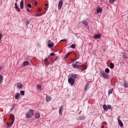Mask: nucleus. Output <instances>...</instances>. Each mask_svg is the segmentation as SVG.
I'll return each instance as SVG.
<instances>
[{"label":"nucleus","instance_id":"f257e3e1","mask_svg":"<svg viewBox=\"0 0 128 128\" xmlns=\"http://www.w3.org/2000/svg\"><path fill=\"white\" fill-rule=\"evenodd\" d=\"M34 113L33 111L31 110L28 112L26 114V117L28 118H30L32 117Z\"/></svg>","mask_w":128,"mask_h":128},{"label":"nucleus","instance_id":"f03ea898","mask_svg":"<svg viewBox=\"0 0 128 128\" xmlns=\"http://www.w3.org/2000/svg\"><path fill=\"white\" fill-rule=\"evenodd\" d=\"M48 47L49 48H52L54 44V43L51 42L50 40L48 41Z\"/></svg>","mask_w":128,"mask_h":128},{"label":"nucleus","instance_id":"7ed1b4c3","mask_svg":"<svg viewBox=\"0 0 128 128\" xmlns=\"http://www.w3.org/2000/svg\"><path fill=\"white\" fill-rule=\"evenodd\" d=\"M68 81L71 85H72L74 84V80L72 78H69L68 79Z\"/></svg>","mask_w":128,"mask_h":128},{"label":"nucleus","instance_id":"20e7f679","mask_svg":"<svg viewBox=\"0 0 128 128\" xmlns=\"http://www.w3.org/2000/svg\"><path fill=\"white\" fill-rule=\"evenodd\" d=\"M100 74H101V76L105 78H108V75L107 74L105 73L104 72L100 71Z\"/></svg>","mask_w":128,"mask_h":128},{"label":"nucleus","instance_id":"39448f33","mask_svg":"<svg viewBox=\"0 0 128 128\" xmlns=\"http://www.w3.org/2000/svg\"><path fill=\"white\" fill-rule=\"evenodd\" d=\"M40 113L37 112L35 113V117L36 118L38 119L40 117Z\"/></svg>","mask_w":128,"mask_h":128},{"label":"nucleus","instance_id":"423d86ee","mask_svg":"<svg viewBox=\"0 0 128 128\" xmlns=\"http://www.w3.org/2000/svg\"><path fill=\"white\" fill-rule=\"evenodd\" d=\"M62 4L63 2L62 0H60L59 2L58 5V8L59 9H60L61 8Z\"/></svg>","mask_w":128,"mask_h":128},{"label":"nucleus","instance_id":"0eeeda50","mask_svg":"<svg viewBox=\"0 0 128 128\" xmlns=\"http://www.w3.org/2000/svg\"><path fill=\"white\" fill-rule=\"evenodd\" d=\"M42 61L44 62L45 66H47L49 64V63L48 62L47 58H45L44 60H42Z\"/></svg>","mask_w":128,"mask_h":128},{"label":"nucleus","instance_id":"6e6552de","mask_svg":"<svg viewBox=\"0 0 128 128\" xmlns=\"http://www.w3.org/2000/svg\"><path fill=\"white\" fill-rule=\"evenodd\" d=\"M101 35L100 34H98L95 35L94 36V38L96 39L97 38H100Z\"/></svg>","mask_w":128,"mask_h":128},{"label":"nucleus","instance_id":"1a4fd4ad","mask_svg":"<svg viewBox=\"0 0 128 128\" xmlns=\"http://www.w3.org/2000/svg\"><path fill=\"white\" fill-rule=\"evenodd\" d=\"M63 110V106L62 105L59 108V113L60 115H61L62 114V111Z\"/></svg>","mask_w":128,"mask_h":128},{"label":"nucleus","instance_id":"9d476101","mask_svg":"<svg viewBox=\"0 0 128 128\" xmlns=\"http://www.w3.org/2000/svg\"><path fill=\"white\" fill-rule=\"evenodd\" d=\"M23 5H24V1L22 0L20 2V8L21 9H22L23 8Z\"/></svg>","mask_w":128,"mask_h":128},{"label":"nucleus","instance_id":"9b49d317","mask_svg":"<svg viewBox=\"0 0 128 128\" xmlns=\"http://www.w3.org/2000/svg\"><path fill=\"white\" fill-rule=\"evenodd\" d=\"M14 123V121H13L12 122H11L10 123H8V122H6V126L7 127H10L12 124Z\"/></svg>","mask_w":128,"mask_h":128},{"label":"nucleus","instance_id":"f8f14e48","mask_svg":"<svg viewBox=\"0 0 128 128\" xmlns=\"http://www.w3.org/2000/svg\"><path fill=\"white\" fill-rule=\"evenodd\" d=\"M97 13L98 14L100 12L102 11V9L101 8L98 7L96 10Z\"/></svg>","mask_w":128,"mask_h":128},{"label":"nucleus","instance_id":"ddd939ff","mask_svg":"<svg viewBox=\"0 0 128 128\" xmlns=\"http://www.w3.org/2000/svg\"><path fill=\"white\" fill-rule=\"evenodd\" d=\"M16 85L18 88H22L23 87L22 85L20 83H17Z\"/></svg>","mask_w":128,"mask_h":128},{"label":"nucleus","instance_id":"4468645a","mask_svg":"<svg viewBox=\"0 0 128 128\" xmlns=\"http://www.w3.org/2000/svg\"><path fill=\"white\" fill-rule=\"evenodd\" d=\"M10 119L11 120L12 122L13 121L14 122V117L12 114H10Z\"/></svg>","mask_w":128,"mask_h":128},{"label":"nucleus","instance_id":"2eb2a0df","mask_svg":"<svg viewBox=\"0 0 128 128\" xmlns=\"http://www.w3.org/2000/svg\"><path fill=\"white\" fill-rule=\"evenodd\" d=\"M118 122L119 125L121 127L123 125V124L121 121L120 119H118Z\"/></svg>","mask_w":128,"mask_h":128},{"label":"nucleus","instance_id":"dca6fc26","mask_svg":"<svg viewBox=\"0 0 128 128\" xmlns=\"http://www.w3.org/2000/svg\"><path fill=\"white\" fill-rule=\"evenodd\" d=\"M14 5L15 6V8L16 9V10L18 12H20V9L19 8H18V7L17 5V4L16 3H15L14 4Z\"/></svg>","mask_w":128,"mask_h":128},{"label":"nucleus","instance_id":"f3484780","mask_svg":"<svg viewBox=\"0 0 128 128\" xmlns=\"http://www.w3.org/2000/svg\"><path fill=\"white\" fill-rule=\"evenodd\" d=\"M46 100L47 102L50 101L51 99V97L49 96H47L46 95Z\"/></svg>","mask_w":128,"mask_h":128},{"label":"nucleus","instance_id":"a211bd4d","mask_svg":"<svg viewBox=\"0 0 128 128\" xmlns=\"http://www.w3.org/2000/svg\"><path fill=\"white\" fill-rule=\"evenodd\" d=\"M78 76V74H72L71 75V76L72 78V79L76 78V77Z\"/></svg>","mask_w":128,"mask_h":128},{"label":"nucleus","instance_id":"6ab92c4d","mask_svg":"<svg viewBox=\"0 0 128 128\" xmlns=\"http://www.w3.org/2000/svg\"><path fill=\"white\" fill-rule=\"evenodd\" d=\"M20 95L19 93H17L16 95L15 96V98L16 99H18V98Z\"/></svg>","mask_w":128,"mask_h":128},{"label":"nucleus","instance_id":"aec40b11","mask_svg":"<svg viewBox=\"0 0 128 128\" xmlns=\"http://www.w3.org/2000/svg\"><path fill=\"white\" fill-rule=\"evenodd\" d=\"M103 108L104 110H105L106 111L108 110V108L107 106L106 105L104 104L103 106Z\"/></svg>","mask_w":128,"mask_h":128},{"label":"nucleus","instance_id":"412c9836","mask_svg":"<svg viewBox=\"0 0 128 128\" xmlns=\"http://www.w3.org/2000/svg\"><path fill=\"white\" fill-rule=\"evenodd\" d=\"M28 61H25L23 62V64L24 66H27L28 65Z\"/></svg>","mask_w":128,"mask_h":128},{"label":"nucleus","instance_id":"4be33fe9","mask_svg":"<svg viewBox=\"0 0 128 128\" xmlns=\"http://www.w3.org/2000/svg\"><path fill=\"white\" fill-rule=\"evenodd\" d=\"M84 119V117L83 116H80L78 117V119L80 120H82Z\"/></svg>","mask_w":128,"mask_h":128},{"label":"nucleus","instance_id":"5701e85b","mask_svg":"<svg viewBox=\"0 0 128 128\" xmlns=\"http://www.w3.org/2000/svg\"><path fill=\"white\" fill-rule=\"evenodd\" d=\"M124 86L125 88H127L128 86V83L124 81Z\"/></svg>","mask_w":128,"mask_h":128},{"label":"nucleus","instance_id":"b1692460","mask_svg":"<svg viewBox=\"0 0 128 128\" xmlns=\"http://www.w3.org/2000/svg\"><path fill=\"white\" fill-rule=\"evenodd\" d=\"M3 81V78L1 75H0V83H2Z\"/></svg>","mask_w":128,"mask_h":128},{"label":"nucleus","instance_id":"393cba45","mask_svg":"<svg viewBox=\"0 0 128 128\" xmlns=\"http://www.w3.org/2000/svg\"><path fill=\"white\" fill-rule=\"evenodd\" d=\"M113 91V88H111L110 89L108 92V94H111L112 92V91Z\"/></svg>","mask_w":128,"mask_h":128},{"label":"nucleus","instance_id":"a878e982","mask_svg":"<svg viewBox=\"0 0 128 128\" xmlns=\"http://www.w3.org/2000/svg\"><path fill=\"white\" fill-rule=\"evenodd\" d=\"M82 23L86 26H87L88 24L87 22L85 20L83 21Z\"/></svg>","mask_w":128,"mask_h":128},{"label":"nucleus","instance_id":"bb28decb","mask_svg":"<svg viewBox=\"0 0 128 128\" xmlns=\"http://www.w3.org/2000/svg\"><path fill=\"white\" fill-rule=\"evenodd\" d=\"M73 67L74 68H78V66L76 64H74L73 65Z\"/></svg>","mask_w":128,"mask_h":128},{"label":"nucleus","instance_id":"cd10ccee","mask_svg":"<svg viewBox=\"0 0 128 128\" xmlns=\"http://www.w3.org/2000/svg\"><path fill=\"white\" fill-rule=\"evenodd\" d=\"M105 72L106 73H108L110 72V70L108 68H106L105 69Z\"/></svg>","mask_w":128,"mask_h":128},{"label":"nucleus","instance_id":"c85d7f7f","mask_svg":"<svg viewBox=\"0 0 128 128\" xmlns=\"http://www.w3.org/2000/svg\"><path fill=\"white\" fill-rule=\"evenodd\" d=\"M114 67V65L112 63H111L110 64V68H112Z\"/></svg>","mask_w":128,"mask_h":128},{"label":"nucleus","instance_id":"c756f323","mask_svg":"<svg viewBox=\"0 0 128 128\" xmlns=\"http://www.w3.org/2000/svg\"><path fill=\"white\" fill-rule=\"evenodd\" d=\"M70 47L72 48H75V45L74 44H72L71 45Z\"/></svg>","mask_w":128,"mask_h":128},{"label":"nucleus","instance_id":"7c9ffc66","mask_svg":"<svg viewBox=\"0 0 128 128\" xmlns=\"http://www.w3.org/2000/svg\"><path fill=\"white\" fill-rule=\"evenodd\" d=\"M82 66V69L83 70H84L86 69V66L85 65H83Z\"/></svg>","mask_w":128,"mask_h":128},{"label":"nucleus","instance_id":"2f4dec72","mask_svg":"<svg viewBox=\"0 0 128 128\" xmlns=\"http://www.w3.org/2000/svg\"><path fill=\"white\" fill-rule=\"evenodd\" d=\"M120 91H121V92H123L124 90V88H120Z\"/></svg>","mask_w":128,"mask_h":128},{"label":"nucleus","instance_id":"473e14b6","mask_svg":"<svg viewBox=\"0 0 128 128\" xmlns=\"http://www.w3.org/2000/svg\"><path fill=\"white\" fill-rule=\"evenodd\" d=\"M24 91H21L20 92V94L22 96H24Z\"/></svg>","mask_w":128,"mask_h":128},{"label":"nucleus","instance_id":"72a5a7b5","mask_svg":"<svg viewBox=\"0 0 128 128\" xmlns=\"http://www.w3.org/2000/svg\"><path fill=\"white\" fill-rule=\"evenodd\" d=\"M89 83H87L86 84V85H85V88H87L89 87Z\"/></svg>","mask_w":128,"mask_h":128},{"label":"nucleus","instance_id":"f704fd0d","mask_svg":"<svg viewBox=\"0 0 128 128\" xmlns=\"http://www.w3.org/2000/svg\"><path fill=\"white\" fill-rule=\"evenodd\" d=\"M115 0H110L109 2L110 3L112 4L114 2Z\"/></svg>","mask_w":128,"mask_h":128},{"label":"nucleus","instance_id":"c9c22d12","mask_svg":"<svg viewBox=\"0 0 128 128\" xmlns=\"http://www.w3.org/2000/svg\"><path fill=\"white\" fill-rule=\"evenodd\" d=\"M70 53V52H69L66 55H65V58H66V57H67L68 56L69 54Z\"/></svg>","mask_w":128,"mask_h":128},{"label":"nucleus","instance_id":"e433bc0d","mask_svg":"<svg viewBox=\"0 0 128 128\" xmlns=\"http://www.w3.org/2000/svg\"><path fill=\"white\" fill-rule=\"evenodd\" d=\"M27 6L28 7H29L30 8L32 7L31 5L30 4H27Z\"/></svg>","mask_w":128,"mask_h":128},{"label":"nucleus","instance_id":"4c0bfd02","mask_svg":"<svg viewBox=\"0 0 128 128\" xmlns=\"http://www.w3.org/2000/svg\"><path fill=\"white\" fill-rule=\"evenodd\" d=\"M108 108L109 109H110L112 108V107L110 105H108Z\"/></svg>","mask_w":128,"mask_h":128},{"label":"nucleus","instance_id":"58836bf2","mask_svg":"<svg viewBox=\"0 0 128 128\" xmlns=\"http://www.w3.org/2000/svg\"><path fill=\"white\" fill-rule=\"evenodd\" d=\"M41 10V9L40 8H38V12H40Z\"/></svg>","mask_w":128,"mask_h":128},{"label":"nucleus","instance_id":"ea45409f","mask_svg":"<svg viewBox=\"0 0 128 128\" xmlns=\"http://www.w3.org/2000/svg\"><path fill=\"white\" fill-rule=\"evenodd\" d=\"M26 25H27L30 23V21H29L28 20H26Z\"/></svg>","mask_w":128,"mask_h":128},{"label":"nucleus","instance_id":"a19ab883","mask_svg":"<svg viewBox=\"0 0 128 128\" xmlns=\"http://www.w3.org/2000/svg\"><path fill=\"white\" fill-rule=\"evenodd\" d=\"M55 55V54L53 53H52L50 54V55L51 56H53L54 55Z\"/></svg>","mask_w":128,"mask_h":128},{"label":"nucleus","instance_id":"79ce46f5","mask_svg":"<svg viewBox=\"0 0 128 128\" xmlns=\"http://www.w3.org/2000/svg\"><path fill=\"white\" fill-rule=\"evenodd\" d=\"M67 41V40L66 39H63L62 40H60V41Z\"/></svg>","mask_w":128,"mask_h":128},{"label":"nucleus","instance_id":"37998d69","mask_svg":"<svg viewBox=\"0 0 128 128\" xmlns=\"http://www.w3.org/2000/svg\"><path fill=\"white\" fill-rule=\"evenodd\" d=\"M75 64H80V63L79 62H75Z\"/></svg>","mask_w":128,"mask_h":128},{"label":"nucleus","instance_id":"c03bdc74","mask_svg":"<svg viewBox=\"0 0 128 128\" xmlns=\"http://www.w3.org/2000/svg\"><path fill=\"white\" fill-rule=\"evenodd\" d=\"M2 35L1 34H0V41L1 40L2 38Z\"/></svg>","mask_w":128,"mask_h":128},{"label":"nucleus","instance_id":"a18cd8bd","mask_svg":"<svg viewBox=\"0 0 128 128\" xmlns=\"http://www.w3.org/2000/svg\"><path fill=\"white\" fill-rule=\"evenodd\" d=\"M42 14H38L36 15V16H41Z\"/></svg>","mask_w":128,"mask_h":128},{"label":"nucleus","instance_id":"49530a36","mask_svg":"<svg viewBox=\"0 0 128 128\" xmlns=\"http://www.w3.org/2000/svg\"><path fill=\"white\" fill-rule=\"evenodd\" d=\"M41 87V86L40 85H38L37 86V88H40Z\"/></svg>","mask_w":128,"mask_h":128},{"label":"nucleus","instance_id":"de8ad7c7","mask_svg":"<svg viewBox=\"0 0 128 128\" xmlns=\"http://www.w3.org/2000/svg\"><path fill=\"white\" fill-rule=\"evenodd\" d=\"M52 63H50V64H52V63H53L54 62V60H52Z\"/></svg>","mask_w":128,"mask_h":128},{"label":"nucleus","instance_id":"09e8293b","mask_svg":"<svg viewBox=\"0 0 128 128\" xmlns=\"http://www.w3.org/2000/svg\"><path fill=\"white\" fill-rule=\"evenodd\" d=\"M2 66H0V70H2Z\"/></svg>","mask_w":128,"mask_h":128},{"label":"nucleus","instance_id":"8fccbe9b","mask_svg":"<svg viewBox=\"0 0 128 128\" xmlns=\"http://www.w3.org/2000/svg\"><path fill=\"white\" fill-rule=\"evenodd\" d=\"M37 2H35V3H34V5L35 6H36L37 5Z\"/></svg>","mask_w":128,"mask_h":128},{"label":"nucleus","instance_id":"3c124183","mask_svg":"<svg viewBox=\"0 0 128 128\" xmlns=\"http://www.w3.org/2000/svg\"><path fill=\"white\" fill-rule=\"evenodd\" d=\"M27 11H28V12H30V10H29V9H28H28H27Z\"/></svg>","mask_w":128,"mask_h":128},{"label":"nucleus","instance_id":"603ef678","mask_svg":"<svg viewBox=\"0 0 128 128\" xmlns=\"http://www.w3.org/2000/svg\"><path fill=\"white\" fill-rule=\"evenodd\" d=\"M102 128H104V126H101Z\"/></svg>","mask_w":128,"mask_h":128},{"label":"nucleus","instance_id":"864d4df0","mask_svg":"<svg viewBox=\"0 0 128 128\" xmlns=\"http://www.w3.org/2000/svg\"><path fill=\"white\" fill-rule=\"evenodd\" d=\"M45 6H48V4H45Z\"/></svg>","mask_w":128,"mask_h":128},{"label":"nucleus","instance_id":"5fc2aeb1","mask_svg":"<svg viewBox=\"0 0 128 128\" xmlns=\"http://www.w3.org/2000/svg\"><path fill=\"white\" fill-rule=\"evenodd\" d=\"M87 89V88H85L84 90V91H86V90Z\"/></svg>","mask_w":128,"mask_h":128},{"label":"nucleus","instance_id":"6e6d98bb","mask_svg":"<svg viewBox=\"0 0 128 128\" xmlns=\"http://www.w3.org/2000/svg\"><path fill=\"white\" fill-rule=\"evenodd\" d=\"M81 111H80V112H79V114H80V113H81Z\"/></svg>","mask_w":128,"mask_h":128},{"label":"nucleus","instance_id":"4d7b16f0","mask_svg":"<svg viewBox=\"0 0 128 128\" xmlns=\"http://www.w3.org/2000/svg\"><path fill=\"white\" fill-rule=\"evenodd\" d=\"M41 88H38V90H40V89Z\"/></svg>","mask_w":128,"mask_h":128},{"label":"nucleus","instance_id":"13d9d810","mask_svg":"<svg viewBox=\"0 0 128 128\" xmlns=\"http://www.w3.org/2000/svg\"><path fill=\"white\" fill-rule=\"evenodd\" d=\"M57 58V57H56V59H55V60H56V58Z\"/></svg>","mask_w":128,"mask_h":128},{"label":"nucleus","instance_id":"bf43d9fd","mask_svg":"<svg viewBox=\"0 0 128 128\" xmlns=\"http://www.w3.org/2000/svg\"><path fill=\"white\" fill-rule=\"evenodd\" d=\"M127 36H128V33L127 34Z\"/></svg>","mask_w":128,"mask_h":128}]
</instances>
